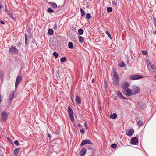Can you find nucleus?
I'll use <instances>...</instances> for the list:
<instances>
[{
	"label": "nucleus",
	"mask_w": 156,
	"mask_h": 156,
	"mask_svg": "<svg viewBox=\"0 0 156 156\" xmlns=\"http://www.w3.org/2000/svg\"><path fill=\"white\" fill-rule=\"evenodd\" d=\"M113 84L115 85H118L119 83V78L118 76V75L115 71H114L112 77Z\"/></svg>",
	"instance_id": "1"
},
{
	"label": "nucleus",
	"mask_w": 156,
	"mask_h": 156,
	"mask_svg": "<svg viewBox=\"0 0 156 156\" xmlns=\"http://www.w3.org/2000/svg\"><path fill=\"white\" fill-rule=\"evenodd\" d=\"M122 92L124 94L128 96H130L132 95H133L132 90L129 89L127 88L126 89L122 90Z\"/></svg>",
	"instance_id": "2"
},
{
	"label": "nucleus",
	"mask_w": 156,
	"mask_h": 156,
	"mask_svg": "<svg viewBox=\"0 0 156 156\" xmlns=\"http://www.w3.org/2000/svg\"><path fill=\"white\" fill-rule=\"evenodd\" d=\"M68 112L71 121L73 122L74 120L73 114V112L71 109V108H68Z\"/></svg>",
	"instance_id": "3"
},
{
	"label": "nucleus",
	"mask_w": 156,
	"mask_h": 156,
	"mask_svg": "<svg viewBox=\"0 0 156 156\" xmlns=\"http://www.w3.org/2000/svg\"><path fill=\"white\" fill-rule=\"evenodd\" d=\"M143 78L142 76L140 75H133L130 76V79L133 80H138Z\"/></svg>",
	"instance_id": "4"
},
{
	"label": "nucleus",
	"mask_w": 156,
	"mask_h": 156,
	"mask_svg": "<svg viewBox=\"0 0 156 156\" xmlns=\"http://www.w3.org/2000/svg\"><path fill=\"white\" fill-rule=\"evenodd\" d=\"M7 114L5 111L2 112L1 114V119L2 121H5L6 119Z\"/></svg>",
	"instance_id": "5"
},
{
	"label": "nucleus",
	"mask_w": 156,
	"mask_h": 156,
	"mask_svg": "<svg viewBox=\"0 0 156 156\" xmlns=\"http://www.w3.org/2000/svg\"><path fill=\"white\" fill-rule=\"evenodd\" d=\"M116 95L118 97V98L121 100H125L126 99V98L123 96L122 93L119 91H117L116 93Z\"/></svg>",
	"instance_id": "6"
},
{
	"label": "nucleus",
	"mask_w": 156,
	"mask_h": 156,
	"mask_svg": "<svg viewBox=\"0 0 156 156\" xmlns=\"http://www.w3.org/2000/svg\"><path fill=\"white\" fill-rule=\"evenodd\" d=\"M133 94H136L140 91V89L137 86H133Z\"/></svg>",
	"instance_id": "7"
},
{
	"label": "nucleus",
	"mask_w": 156,
	"mask_h": 156,
	"mask_svg": "<svg viewBox=\"0 0 156 156\" xmlns=\"http://www.w3.org/2000/svg\"><path fill=\"white\" fill-rule=\"evenodd\" d=\"M22 80V77L20 76H17L15 82V88H16L19 83L21 82Z\"/></svg>",
	"instance_id": "8"
},
{
	"label": "nucleus",
	"mask_w": 156,
	"mask_h": 156,
	"mask_svg": "<svg viewBox=\"0 0 156 156\" xmlns=\"http://www.w3.org/2000/svg\"><path fill=\"white\" fill-rule=\"evenodd\" d=\"M129 86V84L126 82H123L122 83L121 88L122 89V90L126 89V88Z\"/></svg>",
	"instance_id": "9"
},
{
	"label": "nucleus",
	"mask_w": 156,
	"mask_h": 156,
	"mask_svg": "<svg viewBox=\"0 0 156 156\" xmlns=\"http://www.w3.org/2000/svg\"><path fill=\"white\" fill-rule=\"evenodd\" d=\"M86 144H92V142L89 140H83L81 143L80 145L83 146Z\"/></svg>",
	"instance_id": "10"
},
{
	"label": "nucleus",
	"mask_w": 156,
	"mask_h": 156,
	"mask_svg": "<svg viewBox=\"0 0 156 156\" xmlns=\"http://www.w3.org/2000/svg\"><path fill=\"white\" fill-rule=\"evenodd\" d=\"M134 131L133 129H131L130 130H127L126 131V134L127 135L130 136L134 133Z\"/></svg>",
	"instance_id": "11"
},
{
	"label": "nucleus",
	"mask_w": 156,
	"mask_h": 156,
	"mask_svg": "<svg viewBox=\"0 0 156 156\" xmlns=\"http://www.w3.org/2000/svg\"><path fill=\"white\" fill-rule=\"evenodd\" d=\"M138 142V139L134 137L131 140V143L132 144L135 145Z\"/></svg>",
	"instance_id": "12"
},
{
	"label": "nucleus",
	"mask_w": 156,
	"mask_h": 156,
	"mask_svg": "<svg viewBox=\"0 0 156 156\" xmlns=\"http://www.w3.org/2000/svg\"><path fill=\"white\" fill-rule=\"evenodd\" d=\"M14 91H11L8 95V98L10 100H12L14 96Z\"/></svg>",
	"instance_id": "13"
},
{
	"label": "nucleus",
	"mask_w": 156,
	"mask_h": 156,
	"mask_svg": "<svg viewBox=\"0 0 156 156\" xmlns=\"http://www.w3.org/2000/svg\"><path fill=\"white\" fill-rule=\"evenodd\" d=\"M9 51L11 52H14L16 53H18V50L15 47H13L10 48Z\"/></svg>",
	"instance_id": "14"
},
{
	"label": "nucleus",
	"mask_w": 156,
	"mask_h": 156,
	"mask_svg": "<svg viewBox=\"0 0 156 156\" xmlns=\"http://www.w3.org/2000/svg\"><path fill=\"white\" fill-rule=\"evenodd\" d=\"M86 151L87 149L86 148H83L81 150L80 152V156H84L85 155Z\"/></svg>",
	"instance_id": "15"
},
{
	"label": "nucleus",
	"mask_w": 156,
	"mask_h": 156,
	"mask_svg": "<svg viewBox=\"0 0 156 156\" xmlns=\"http://www.w3.org/2000/svg\"><path fill=\"white\" fill-rule=\"evenodd\" d=\"M20 151V149L19 148L15 149L14 151V154L16 155H17Z\"/></svg>",
	"instance_id": "16"
},
{
	"label": "nucleus",
	"mask_w": 156,
	"mask_h": 156,
	"mask_svg": "<svg viewBox=\"0 0 156 156\" xmlns=\"http://www.w3.org/2000/svg\"><path fill=\"white\" fill-rule=\"evenodd\" d=\"M76 100L77 104H80L81 102V100L80 98L77 96H76Z\"/></svg>",
	"instance_id": "17"
},
{
	"label": "nucleus",
	"mask_w": 156,
	"mask_h": 156,
	"mask_svg": "<svg viewBox=\"0 0 156 156\" xmlns=\"http://www.w3.org/2000/svg\"><path fill=\"white\" fill-rule=\"evenodd\" d=\"M117 115L116 113H114L110 116V118L113 119H116L117 118Z\"/></svg>",
	"instance_id": "18"
},
{
	"label": "nucleus",
	"mask_w": 156,
	"mask_h": 156,
	"mask_svg": "<svg viewBox=\"0 0 156 156\" xmlns=\"http://www.w3.org/2000/svg\"><path fill=\"white\" fill-rule=\"evenodd\" d=\"M78 40L79 42L81 43L83 42L84 41V39L83 37L81 36H80L79 37Z\"/></svg>",
	"instance_id": "19"
},
{
	"label": "nucleus",
	"mask_w": 156,
	"mask_h": 156,
	"mask_svg": "<svg viewBox=\"0 0 156 156\" xmlns=\"http://www.w3.org/2000/svg\"><path fill=\"white\" fill-rule=\"evenodd\" d=\"M49 4L51 5L54 8H56L57 7V5L55 3L52 2H50Z\"/></svg>",
	"instance_id": "20"
},
{
	"label": "nucleus",
	"mask_w": 156,
	"mask_h": 156,
	"mask_svg": "<svg viewBox=\"0 0 156 156\" xmlns=\"http://www.w3.org/2000/svg\"><path fill=\"white\" fill-rule=\"evenodd\" d=\"M80 12L81 14V16H83L85 14V13L84 10L82 8H80Z\"/></svg>",
	"instance_id": "21"
},
{
	"label": "nucleus",
	"mask_w": 156,
	"mask_h": 156,
	"mask_svg": "<svg viewBox=\"0 0 156 156\" xmlns=\"http://www.w3.org/2000/svg\"><path fill=\"white\" fill-rule=\"evenodd\" d=\"M73 43L71 42H69L68 44L69 48L70 49H72L73 48Z\"/></svg>",
	"instance_id": "22"
},
{
	"label": "nucleus",
	"mask_w": 156,
	"mask_h": 156,
	"mask_svg": "<svg viewBox=\"0 0 156 156\" xmlns=\"http://www.w3.org/2000/svg\"><path fill=\"white\" fill-rule=\"evenodd\" d=\"M78 34L80 35H82L83 34V29L82 28L79 29L78 30Z\"/></svg>",
	"instance_id": "23"
},
{
	"label": "nucleus",
	"mask_w": 156,
	"mask_h": 156,
	"mask_svg": "<svg viewBox=\"0 0 156 156\" xmlns=\"http://www.w3.org/2000/svg\"><path fill=\"white\" fill-rule=\"evenodd\" d=\"M107 11L108 13L111 12L112 11V8L110 7H108L107 8Z\"/></svg>",
	"instance_id": "24"
},
{
	"label": "nucleus",
	"mask_w": 156,
	"mask_h": 156,
	"mask_svg": "<svg viewBox=\"0 0 156 156\" xmlns=\"http://www.w3.org/2000/svg\"><path fill=\"white\" fill-rule=\"evenodd\" d=\"M66 60V58L64 57L61 58L60 59V61L62 62H65Z\"/></svg>",
	"instance_id": "25"
},
{
	"label": "nucleus",
	"mask_w": 156,
	"mask_h": 156,
	"mask_svg": "<svg viewBox=\"0 0 156 156\" xmlns=\"http://www.w3.org/2000/svg\"><path fill=\"white\" fill-rule=\"evenodd\" d=\"M48 34L50 35H51L53 33V30H52L51 29H49V30H48Z\"/></svg>",
	"instance_id": "26"
},
{
	"label": "nucleus",
	"mask_w": 156,
	"mask_h": 156,
	"mask_svg": "<svg viewBox=\"0 0 156 156\" xmlns=\"http://www.w3.org/2000/svg\"><path fill=\"white\" fill-rule=\"evenodd\" d=\"M119 66L120 67H123L125 66V63L123 62H122L121 63L119 64Z\"/></svg>",
	"instance_id": "27"
},
{
	"label": "nucleus",
	"mask_w": 156,
	"mask_h": 156,
	"mask_svg": "<svg viewBox=\"0 0 156 156\" xmlns=\"http://www.w3.org/2000/svg\"><path fill=\"white\" fill-rule=\"evenodd\" d=\"M106 34L109 37V38L111 39H112V37L111 36V35H110V33L108 31H106L105 32Z\"/></svg>",
	"instance_id": "28"
},
{
	"label": "nucleus",
	"mask_w": 156,
	"mask_h": 156,
	"mask_svg": "<svg viewBox=\"0 0 156 156\" xmlns=\"http://www.w3.org/2000/svg\"><path fill=\"white\" fill-rule=\"evenodd\" d=\"M111 147L112 148L115 149L117 147V145L116 144H112L111 145Z\"/></svg>",
	"instance_id": "29"
},
{
	"label": "nucleus",
	"mask_w": 156,
	"mask_h": 156,
	"mask_svg": "<svg viewBox=\"0 0 156 156\" xmlns=\"http://www.w3.org/2000/svg\"><path fill=\"white\" fill-rule=\"evenodd\" d=\"M53 54L54 56L56 58L58 57L59 55L56 52H54L53 53Z\"/></svg>",
	"instance_id": "30"
},
{
	"label": "nucleus",
	"mask_w": 156,
	"mask_h": 156,
	"mask_svg": "<svg viewBox=\"0 0 156 156\" xmlns=\"http://www.w3.org/2000/svg\"><path fill=\"white\" fill-rule=\"evenodd\" d=\"M47 10L48 12L50 13H51L53 12V10L50 8H48L47 9Z\"/></svg>",
	"instance_id": "31"
},
{
	"label": "nucleus",
	"mask_w": 156,
	"mask_h": 156,
	"mask_svg": "<svg viewBox=\"0 0 156 156\" xmlns=\"http://www.w3.org/2000/svg\"><path fill=\"white\" fill-rule=\"evenodd\" d=\"M86 18L88 19H90L91 18V16L90 13H87L86 14Z\"/></svg>",
	"instance_id": "32"
},
{
	"label": "nucleus",
	"mask_w": 156,
	"mask_h": 156,
	"mask_svg": "<svg viewBox=\"0 0 156 156\" xmlns=\"http://www.w3.org/2000/svg\"><path fill=\"white\" fill-rule=\"evenodd\" d=\"M8 15H9V17L12 19H14V17L10 13H8Z\"/></svg>",
	"instance_id": "33"
},
{
	"label": "nucleus",
	"mask_w": 156,
	"mask_h": 156,
	"mask_svg": "<svg viewBox=\"0 0 156 156\" xmlns=\"http://www.w3.org/2000/svg\"><path fill=\"white\" fill-rule=\"evenodd\" d=\"M14 144L16 145H20L19 143L17 140H15L14 142Z\"/></svg>",
	"instance_id": "34"
},
{
	"label": "nucleus",
	"mask_w": 156,
	"mask_h": 156,
	"mask_svg": "<svg viewBox=\"0 0 156 156\" xmlns=\"http://www.w3.org/2000/svg\"><path fill=\"white\" fill-rule=\"evenodd\" d=\"M54 29L55 30L57 29L58 27L56 23H55L54 26Z\"/></svg>",
	"instance_id": "35"
},
{
	"label": "nucleus",
	"mask_w": 156,
	"mask_h": 156,
	"mask_svg": "<svg viewBox=\"0 0 156 156\" xmlns=\"http://www.w3.org/2000/svg\"><path fill=\"white\" fill-rule=\"evenodd\" d=\"M25 43L27 44V35L26 34H25Z\"/></svg>",
	"instance_id": "36"
},
{
	"label": "nucleus",
	"mask_w": 156,
	"mask_h": 156,
	"mask_svg": "<svg viewBox=\"0 0 156 156\" xmlns=\"http://www.w3.org/2000/svg\"><path fill=\"white\" fill-rule=\"evenodd\" d=\"M142 53L144 55H147V52L146 51H142Z\"/></svg>",
	"instance_id": "37"
},
{
	"label": "nucleus",
	"mask_w": 156,
	"mask_h": 156,
	"mask_svg": "<svg viewBox=\"0 0 156 156\" xmlns=\"http://www.w3.org/2000/svg\"><path fill=\"white\" fill-rule=\"evenodd\" d=\"M151 62L150 61H148L147 62V65L148 67L149 66H151Z\"/></svg>",
	"instance_id": "38"
},
{
	"label": "nucleus",
	"mask_w": 156,
	"mask_h": 156,
	"mask_svg": "<svg viewBox=\"0 0 156 156\" xmlns=\"http://www.w3.org/2000/svg\"><path fill=\"white\" fill-rule=\"evenodd\" d=\"M5 11L6 12H8V9H7V6H6V5H5Z\"/></svg>",
	"instance_id": "39"
},
{
	"label": "nucleus",
	"mask_w": 156,
	"mask_h": 156,
	"mask_svg": "<svg viewBox=\"0 0 156 156\" xmlns=\"http://www.w3.org/2000/svg\"><path fill=\"white\" fill-rule=\"evenodd\" d=\"M104 83H105V87L106 88H107V86H107V83L105 81H105H104Z\"/></svg>",
	"instance_id": "40"
},
{
	"label": "nucleus",
	"mask_w": 156,
	"mask_h": 156,
	"mask_svg": "<svg viewBox=\"0 0 156 156\" xmlns=\"http://www.w3.org/2000/svg\"><path fill=\"white\" fill-rule=\"evenodd\" d=\"M112 4L116 6L117 5V3L115 1H114L112 2Z\"/></svg>",
	"instance_id": "41"
},
{
	"label": "nucleus",
	"mask_w": 156,
	"mask_h": 156,
	"mask_svg": "<svg viewBox=\"0 0 156 156\" xmlns=\"http://www.w3.org/2000/svg\"><path fill=\"white\" fill-rule=\"evenodd\" d=\"M80 131L82 134H84V131L83 130V129H80Z\"/></svg>",
	"instance_id": "42"
},
{
	"label": "nucleus",
	"mask_w": 156,
	"mask_h": 156,
	"mask_svg": "<svg viewBox=\"0 0 156 156\" xmlns=\"http://www.w3.org/2000/svg\"><path fill=\"white\" fill-rule=\"evenodd\" d=\"M84 126L87 129V123L86 122H85Z\"/></svg>",
	"instance_id": "43"
},
{
	"label": "nucleus",
	"mask_w": 156,
	"mask_h": 156,
	"mask_svg": "<svg viewBox=\"0 0 156 156\" xmlns=\"http://www.w3.org/2000/svg\"><path fill=\"white\" fill-rule=\"evenodd\" d=\"M0 23L2 24H5V22L2 20L0 21Z\"/></svg>",
	"instance_id": "44"
},
{
	"label": "nucleus",
	"mask_w": 156,
	"mask_h": 156,
	"mask_svg": "<svg viewBox=\"0 0 156 156\" xmlns=\"http://www.w3.org/2000/svg\"><path fill=\"white\" fill-rule=\"evenodd\" d=\"M152 68V69H153L154 68V65H151L150 66Z\"/></svg>",
	"instance_id": "45"
},
{
	"label": "nucleus",
	"mask_w": 156,
	"mask_h": 156,
	"mask_svg": "<svg viewBox=\"0 0 156 156\" xmlns=\"http://www.w3.org/2000/svg\"><path fill=\"white\" fill-rule=\"evenodd\" d=\"M3 76V73L2 71H0V76Z\"/></svg>",
	"instance_id": "46"
},
{
	"label": "nucleus",
	"mask_w": 156,
	"mask_h": 156,
	"mask_svg": "<svg viewBox=\"0 0 156 156\" xmlns=\"http://www.w3.org/2000/svg\"><path fill=\"white\" fill-rule=\"evenodd\" d=\"M91 82L92 83H94V78L92 79L91 80Z\"/></svg>",
	"instance_id": "47"
},
{
	"label": "nucleus",
	"mask_w": 156,
	"mask_h": 156,
	"mask_svg": "<svg viewBox=\"0 0 156 156\" xmlns=\"http://www.w3.org/2000/svg\"><path fill=\"white\" fill-rule=\"evenodd\" d=\"M81 125L80 124H78V126L79 127H81Z\"/></svg>",
	"instance_id": "48"
},
{
	"label": "nucleus",
	"mask_w": 156,
	"mask_h": 156,
	"mask_svg": "<svg viewBox=\"0 0 156 156\" xmlns=\"http://www.w3.org/2000/svg\"><path fill=\"white\" fill-rule=\"evenodd\" d=\"M154 26H155V28H156V20L154 23Z\"/></svg>",
	"instance_id": "49"
},
{
	"label": "nucleus",
	"mask_w": 156,
	"mask_h": 156,
	"mask_svg": "<svg viewBox=\"0 0 156 156\" xmlns=\"http://www.w3.org/2000/svg\"><path fill=\"white\" fill-rule=\"evenodd\" d=\"M71 100L74 103V100L72 98H71Z\"/></svg>",
	"instance_id": "50"
},
{
	"label": "nucleus",
	"mask_w": 156,
	"mask_h": 156,
	"mask_svg": "<svg viewBox=\"0 0 156 156\" xmlns=\"http://www.w3.org/2000/svg\"><path fill=\"white\" fill-rule=\"evenodd\" d=\"M48 137H49L50 138L51 135H50V134H48Z\"/></svg>",
	"instance_id": "51"
},
{
	"label": "nucleus",
	"mask_w": 156,
	"mask_h": 156,
	"mask_svg": "<svg viewBox=\"0 0 156 156\" xmlns=\"http://www.w3.org/2000/svg\"><path fill=\"white\" fill-rule=\"evenodd\" d=\"M154 33L155 34H156V30L155 31Z\"/></svg>",
	"instance_id": "52"
},
{
	"label": "nucleus",
	"mask_w": 156,
	"mask_h": 156,
	"mask_svg": "<svg viewBox=\"0 0 156 156\" xmlns=\"http://www.w3.org/2000/svg\"><path fill=\"white\" fill-rule=\"evenodd\" d=\"M1 8V5H0V9Z\"/></svg>",
	"instance_id": "53"
},
{
	"label": "nucleus",
	"mask_w": 156,
	"mask_h": 156,
	"mask_svg": "<svg viewBox=\"0 0 156 156\" xmlns=\"http://www.w3.org/2000/svg\"><path fill=\"white\" fill-rule=\"evenodd\" d=\"M68 107L69 108V107H70V106H69Z\"/></svg>",
	"instance_id": "54"
},
{
	"label": "nucleus",
	"mask_w": 156,
	"mask_h": 156,
	"mask_svg": "<svg viewBox=\"0 0 156 156\" xmlns=\"http://www.w3.org/2000/svg\"><path fill=\"white\" fill-rule=\"evenodd\" d=\"M155 78H156V75L155 76Z\"/></svg>",
	"instance_id": "55"
}]
</instances>
